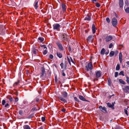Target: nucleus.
<instances>
[{"instance_id": "1", "label": "nucleus", "mask_w": 129, "mask_h": 129, "mask_svg": "<svg viewBox=\"0 0 129 129\" xmlns=\"http://www.w3.org/2000/svg\"><path fill=\"white\" fill-rule=\"evenodd\" d=\"M62 95L61 96H59L58 97V99L64 102L65 103H67V101L66 100L65 98H67L68 96V93L66 91H63L62 93Z\"/></svg>"}, {"instance_id": "2", "label": "nucleus", "mask_w": 129, "mask_h": 129, "mask_svg": "<svg viewBox=\"0 0 129 129\" xmlns=\"http://www.w3.org/2000/svg\"><path fill=\"white\" fill-rule=\"evenodd\" d=\"M45 72V71L44 68H42L41 75L40 76V77L41 78L44 79L45 78L46 76Z\"/></svg>"}, {"instance_id": "3", "label": "nucleus", "mask_w": 129, "mask_h": 129, "mask_svg": "<svg viewBox=\"0 0 129 129\" xmlns=\"http://www.w3.org/2000/svg\"><path fill=\"white\" fill-rule=\"evenodd\" d=\"M93 68V66L91 62H90L88 64V65L85 66V69L87 71H88L89 70H91Z\"/></svg>"}, {"instance_id": "4", "label": "nucleus", "mask_w": 129, "mask_h": 129, "mask_svg": "<svg viewBox=\"0 0 129 129\" xmlns=\"http://www.w3.org/2000/svg\"><path fill=\"white\" fill-rule=\"evenodd\" d=\"M62 41L64 42H66L68 41V36L66 34H63L61 36Z\"/></svg>"}, {"instance_id": "5", "label": "nucleus", "mask_w": 129, "mask_h": 129, "mask_svg": "<svg viewBox=\"0 0 129 129\" xmlns=\"http://www.w3.org/2000/svg\"><path fill=\"white\" fill-rule=\"evenodd\" d=\"M112 25L114 27H116L117 25V21L115 17H114L112 18Z\"/></svg>"}, {"instance_id": "6", "label": "nucleus", "mask_w": 129, "mask_h": 129, "mask_svg": "<svg viewBox=\"0 0 129 129\" xmlns=\"http://www.w3.org/2000/svg\"><path fill=\"white\" fill-rule=\"evenodd\" d=\"M99 108L101 111L104 113H106L108 112L107 108L105 107H103L101 106H100Z\"/></svg>"}, {"instance_id": "7", "label": "nucleus", "mask_w": 129, "mask_h": 129, "mask_svg": "<svg viewBox=\"0 0 129 129\" xmlns=\"http://www.w3.org/2000/svg\"><path fill=\"white\" fill-rule=\"evenodd\" d=\"M93 35H91L89 36L87 39V41L88 43L93 42Z\"/></svg>"}, {"instance_id": "8", "label": "nucleus", "mask_w": 129, "mask_h": 129, "mask_svg": "<svg viewBox=\"0 0 129 129\" xmlns=\"http://www.w3.org/2000/svg\"><path fill=\"white\" fill-rule=\"evenodd\" d=\"M60 25L58 23L55 24L53 25V27L54 29L58 30L59 29Z\"/></svg>"}, {"instance_id": "9", "label": "nucleus", "mask_w": 129, "mask_h": 129, "mask_svg": "<svg viewBox=\"0 0 129 129\" xmlns=\"http://www.w3.org/2000/svg\"><path fill=\"white\" fill-rule=\"evenodd\" d=\"M101 71H95V76L97 78L100 77L101 75Z\"/></svg>"}, {"instance_id": "10", "label": "nucleus", "mask_w": 129, "mask_h": 129, "mask_svg": "<svg viewBox=\"0 0 129 129\" xmlns=\"http://www.w3.org/2000/svg\"><path fill=\"white\" fill-rule=\"evenodd\" d=\"M113 39V38L112 36L109 35L108 36H107L106 38V41L107 42H109L112 39Z\"/></svg>"}, {"instance_id": "11", "label": "nucleus", "mask_w": 129, "mask_h": 129, "mask_svg": "<svg viewBox=\"0 0 129 129\" xmlns=\"http://www.w3.org/2000/svg\"><path fill=\"white\" fill-rule=\"evenodd\" d=\"M123 4V0H119V5L120 7L121 8H122Z\"/></svg>"}, {"instance_id": "12", "label": "nucleus", "mask_w": 129, "mask_h": 129, "mask_svg": "<svg viewBox=\"0 0 129 129\" xmlns=\"http://www.w3.org/2000/svg\"><path fill=\"white\" fill-rule=\"evenodd\" d=\"M92 29L93 34H95L96 32V29L95 26L94 24H93L92 25Z\"/></svg>"}, {"instance_id": "13", "label": "nucleus", "mask_w": 129, "mask_h": 129, "mask_svg": "<svg viewBox=\"0 0 129 129\" xmlns=\"http://www.w3.org/2000/svg\"><path fill=\"white\" fill-rule=\"evenodd\" d=\"M57 44L58 46L59 49L60 50H63V48L61 44L58 42L57 43Z\"/></svg>"}, {"instance_id": "14", "label": "nucleus", "mask_w": 129, "mask_h": 129, "mask_svg": "<svg viewBox=\"0 0 129 129\" xmlns=\"http://www.w3.org/2000/svg\"><path fill=\"white\" fill-rule=\"evenodd\" d=\"M124 91L126 93H129V86H127L125 87L124 89Z\"/></svg>"}, {"instance_id": "15", "label": "nucleus", "mask_w": 129, "mask_h": 129, "mask_svg": "<svg viewBox=\"0 0 129 129\" xmlns=\"http://www.w3.org/2000/svg\"><path fill=\"white\" fill-rule=\"evenodd\" d=\"M106 104L107 106L110 108H111L112 109H114V108L113 106L114 105L113 104H111L110 103H106Z\"/></svg>"}, {"instance_id": "16", "label": "nucleus", "mask_w": 129, "mask_h": 129, "mask_svg": "<svg viewBox=\"0 0 129 129\" xmlns=\"http://www.w3.org/2000/svg\"><path fill=\"white\" fill-rule=\"evenodd\" d=\"M32 53L35 54H37V52L38 51V50L37 49H36L35 48H32Z\"/></svg>"}, {"instance_id": "17", "label": "nucleus", "mask_w": 129, "mask_h": 129, "mask_svg": "<svg viewBox=\"0 0 129 129\" xmlns=\"http://www.w3.org/2000/svg\"><path fill=\"white\" fill-rule=\"evenodd\" d=\"M122 55L121 53L120 52L119 54V59L120 63H121L122 60Z\"/></svg>"}, {"instance_id": "18", "label": "nucleus", "mask_w": 129, "mask_h": 129, "mask_svg": "<svg viewBox=\"0 0 129 129\" xmlns=\"http://www.w3.org/2000/svg\"><path fill=\"white\" fill-rule=\"evenodd\" d=\"M38 1H35L34 4V7L36 9H37L38 7Z\"/></svg>"}, {"instance_id": "19", "label": "nucleus", "mask_w": 129, "mask_h": 129, "mask_svg": "<svg viewBox=\"0 0 129 129\" xmlns=\"http://www.w3.org/2000/svg\"><path fill=\"white\" fill-rule=\"evenodd\" d=\"M79 98L81 100L86 102L88 101L87 100H86L84 97L82 95H80L79 96Z\"/></svg>"}, {"instance_id": "20", "label": "nucleus", "mask_w": 129, "mask_h": 129, "mask_svg": "<svg viewBox=\"0 0 129 129\" xmlns=\"http://www.w3.org/2000/svg\"><path fill=\"white\" fill-rule=\"evenodd\" d=\"M61 6L63 10L64 11H65L66 10V5L64 3L61 4Z\"/></svg>"}, {"instance_id": "21", "label": "nucleus", "mask_w": 129, "mask_h": 129, "mask_svg": "<svg viewBox=\"0 0 129 129\" xmlns=\"http://www.w3.org/2000/svg\"><path fill=\"white\" fill-rule=\"evenodd\" d=\"M57 55L60 58H61L62 57V54L60 52H57Z\"/></svg>"}, {"instance_id": "22", "label": "nucleus", "mask_w": 129, "mask_h": 129, "mask_svg": "<svg viewBox=\"0 0 129 129\" xmlns=\"http://www.w3.org/2000/svg\"><path fill=\"white\" fill-rule=\"evenodd\" d=\"M91 17L90 16H88L85 18V20L89 21L91 20Z\"/></svg>"}, {"instance_id": "23", "label": "nucleus", "mask_w": 129, "mask_h": 129, "mask_svg": "<svg viewBox=\"0 0 129 129\" xmlns=\"http://www.w3.org/2000/svg\"><path fill=\"white\" fill-rule=\"evenodd\" d=\"M24 129H31L30 127L28 125H25L23 126Z\"/></svg>"}, {"instance_id": "24", "label": "nucleus", "mask_w": 129, "mask_h": 129, "mask_svg": "<svg viewBox=\"0 0 129 129\" xmlns=\"http://www.w3.org/2000/svg\"><path fill=\"white\" fill-rule=\"evenodd\" d=\"M114 52L113 51H111L109 54L110 56L111 57L113 56L114 55Z\"/></svg>"}, {"instance_id": "25", "label": "nucleus", "mask_w": 129, "mask_h": 129, "mask_svg": "<svg viewBox=\"0 0 129 129\" xmlns=\"http://www.w3.org/2000/svg\"><path fill=\"white\" fill-rule=\"evenodd\" d=\"M105 52V50L104 48H103L101 51V54L102 55H104Z\"/></svg>"}, {"instance_id": "26", "label": "nucleus", "mask_w": 129, "mask_h": 129, "mask_svg": "<svg viewBox=\"0 0 129 129\" xmlns=\"http://www.w3.org/2000/svg\"><path fill=\"white\" fill-rule=\"evenodd\" d=\"M38 39L41 42H42L44 40V38L41 37L39 38Z\"/></svg>"}, {"instance_id": "27", "label": "nucleus", "mask_w": 129, "mask_h": 129, "mask_svg": "<svg viewBox=\"0 0 129 129\" xmlns=\"http://www.w3.org/2000/svg\"><path fill=\"white\" fill-rule=\"evenodd\" d=\"M19 81H18L17 82H15L14 84L13 85L14 87L16 86L19 83Z\"/></svg>"}, {"instance_id": "28", "label": "nucleus", "mask_w": 129, "mask_h": 129, "mask_svg": "<svg viewBox=\"0 0 129 129\" xmlns=\"http://www.w3.org/2000/svg\"><path fill=\"white\" fill-rule=\"evenodd\" d=\"M119 81L120 82V83L122 84H125V82L122 79H119Z\"/></svg>"}, {"instance_id": "29", "label": "nucleus", "mask_w": 129, "mask_h": 129, "mask_svg": "<svg viewBox=\"0 0 129 129\" xmlns=\"http://www.w3.org/2000/svg\"><path fill=\"white\" fill-rule=\"evenodd\" d=\"M45 49L44 50L43 52V54L44 55H45L46 54L47 52V49Z\"/></svg>"}, {"instance_id": "30", "label": "nucleus", "mask_w": 129, "mask_h": 129, "mask_svg": "<svg viewBox=\"0 0 129 129\" xmlns=\"http://www.w3.org/2000/svg\"><path fill=\"white\" fill-rule=\"evenodd\" d=\"M120 69V66L119 64H117L116 68V70H118Z\"/></svg>"}, {"instance_id": "31", "label": "nucleus", "mask_w": 129, "mask_h": 129, "mask_svg": "<svg viewBox=\"0 0 129 129\" xmlns=\"http://www.w3.org/2000/svg\"><path fill=\"white\" fill-rule=\"evenodd\" d=\"M125 12L127 13H129V7H127L125 9Z\"/></svg>"}, {"instance_id": "32", "label": "nucleus", "mask_w": 129, "mask_h": 129, "mask_svg": "<svg viewBox=\"0 0 129 129\" xmlns=\"http://www.w3.org/2000/svg\"><path fill=\"white\" fill-rule=\"evenodd\" d=\"M19 114L21 115H23V111L22 110H20L19 111Z\"/></svg>"}, {"instance_id": "33", "label": "nucleus", "mask_w": 129, "mask_h": 129, "mask_svg": "<svg viewBox=\"0 0 129 129\" xmlns=\"http://www.w3.org/2000/svg\"><path fill=\"white\" fill-rule=\"evenodd\" d=\"M108 82L109 85V86H111V80L110 79H109L108 80Z\"/></svg>"}, {"instance_id": "34", "label": "nucleus", "mask_w": 129, "mask_h": 129, "mask_svg": "<svg viewBox=\"0 0 129 129\" xmlns=\"http://www.w3.org/2000/svg\"><path fill=\"white\" fill-rule=\"evenodd\" d=\"M67 59H68V61L69 64L70 65H71L70 60V58H69L68 57V56H67Z\"/></svg>"}, {"instance_id": "35", "label": "nucleus", "mask_w": 129, "mask_h": 129, "mask_svg": "<svg viewBox=\"0 0 129 129\" xmlns=\"http://www.w3.org/2000/svg\"><path fill=\"white\" fill-rule=\"evenodd\" d=\"M124 72L123 71H121L120 72L119 74V75H122L123 76H124V75L123 74Z\"/></svg>"}, {"instance_id": "36", "label": "nucleus", "mask_w": 129, "mask_h": 129, "mask_svg": "<svg viewBox=\"0 0 129 129\" xmlns=\"http://www.w3.org/2000/svg\"><path fill=\"white\" fill-rule=\"evenodd\" d=\"M113 46V44L112 43H110V44H109V48H112V47Z\"/></svg>"}, {"instance_id": "37", "label": "nucleus", "mask_w": 129, "mask_h": 129, "mask_svg": "<svg viewBox=\"0 0 129 129\" xmlns=\"http://www.w3.org/2000/svg\"><path fill=\"white\" fill-rule=\"evenodd\" d=\"M106 21L108 23H109L110 22V20L109 18L108 17H107L106 18Z\"/></svg>"}, {"instance_id": "38", "label": "nucleus", "mask_w": 129, "mask_h": 129, "mask_svg": "<svg viewBox=\"0 0 129 129\" xmlns=\"http://www.w3.org/2000/svg\"><path fill=\"white\" fill-rule=\"evenodd\" d=\"M96 6L97 7H99L100 6V4L99 3H97L96 4Z\"/></svg>"}, {"instance_id": "39", "label": "nucleus", "mask_w": 129, "mask_h": 129, "mask_svg": "<svg viewBox=\"0 0 129 129\" xmlns=\"http://www.w3.org/2000/svg\"><path fill=\"white\" fill-rule=\"evenodd\" d=\"M62 76H66V74L64 72V70H62Z\"/></svg>"}, {"instance_id": "40", "label": "nucleus", "mask_w": 129, "mask_h": 129, "mask_svg": "<svg viewBox=\"0 0 129 129\" xmlns=\"http://www.w3.org/2000/svg\"><path fill=\"white\" fill-rule=\"evenodd\" d=\"M41 47H43L44 49H47V47H46V45H42L41 46Z\"/></svg>"}, {"instance_id": "41", "label": "nucleus", "mask_w": 129, "mask_h": 129, "mask_svg": "<svg viewBox=\"0 0 129 129\" xmlns=\"http://www.w3.org/2000/svg\"><path fill=\"white\" fill-rule=\"evenodd\" d=\"M74 99L75 101H76L77 102H79V100L76 97H74Z\"/></svg>"}, {"instance_id": "42", "label": "nucleus", "mask_w": 129, "mask_h": 129, "mask_svg": "<svg viewBox=\"0 0 129 129\" xmlns=\"http://www.w3.org/2000/svg\"><path fill=\"white\" fill-rule=\"evenodd\" d=\"M41 120L42 121L44 122L45 120V118L44 117H42L41 118Z\"/></svg>"}, {"instance_id": "43", "label": "nucleus", "mask_w": 129, "mask_h": 129, "mask_svg": "<svg viewBox=\"0 0 129 129\" xmlns=\"http://www.w3.org/2000/svg\"><path fill=\"white\" fill-rule=\"evenodd\" d=\"M60 65L61 67V68L62 69H63V63L62 62L60 63Z\"/></svg>"}, {"instance_id": "44", "label": "nucleus", "mask_w": 129, "mask_h": 129, "mask_svg": "<svg viewBox=\"0 0 129 129\" xmlns=\"http://www.w3.org/2000/svg\"><path fill=\"white\" fill-rule=\"evenodd\" d=\"M126 81L127 83L129 84V78L128 77H126Z\"/></svg>"}, {"instance_id": "45", "label": "nucleus", "mask_w": 129, "mask_h": 129, "mask_svg": "<svg viewBox=\"0 0 129 129\" xmlns=\"http://www.w3.org/2000/svg\"><path fill=\"white\" fill-rule=\"evenodd\" d=\"M9 99L10 102H12L13 101V98L12 97H11L9 98Z\"/></svg>"}, {"instance_id": "46", "label": "nucleus", "mask_w": 129, "mask_h": 129, "mask_svg": "<svg viewBox=\"0 0 129 129\" xmlns=\"http://www.w3.org/2000/svg\"><path fill=\"white\" fill-rule=\"evenodd\" d=\"M6 103V101L4 100H3L2 101V104L3 105H5Z\"/></svg>"}, {"instance_id": "47", "label": "nucleus", "mask_w": 129, "mask_h": 129, "mask_svg": "<svg viewBox=\"0 0 129 129\" xmlns=\"http://www.w3.org/2000/svg\"><path fill=\"white\" fill-rule=\"evenodd\" d=\"M118 73L117 72H116L115 73V77H116L118 75Z\"/></svg>"}, {"instance_id": "48", "label": "nucleus", "mask_w": 129, "mask_h": 129, "mask_svg": "<svg viewBox=\"0 0 129 129\" xmlns=\"http://www.w3.org/2000/svg\"><path fill=\"white\" fill-rule=\"evenodd\" d=\"M124 111L125 114L128 115V114H127V110L126 109H124Z\"/></svg>"}, {"instance_id": "49", "label": "nucleus", "mask_w": 129, "mask_h": 129, "mask_svg": "<svg viewBox=\"0 0 129 129\" xmlns=\"http://www.w3.org/2000/svg\"><path fill=\"white\" fill-rule=\"evenodd\" d=\"M35 100L37 102V103H38L39 101V99L37 98H36L35 99Z\"/></svg>"}, {"instance_id": "50", "label": "nucleus", "mask_w": 129, "mask_h": 129, "mask_svg": "<svg viewBox=\"0 0 129 129\" xmlns=\"http://www.w3.org/2000/svg\"><path fill=\"white\" fill-rule=\"evenodd\" d=\"M50 58L51 59H52L53 58V56L52 54H50L49 56Z\"/></svg>"}, {"instance_id": "51", "label": "nucleus", "mask_w": 129, "mask_h": 129, "mask_svg": "<svg viewBox=\"0 0 129 129\" xmlns=\"http://www.w3.org/2000/svg\"><path fill=\"white\" fill-rule=\"evenodd\" d=\"M97 0H91V1L92 3H94L97 1Z\"/></svg>"}, {"instance_id": "52", "label": "nucleus", "mask_w": 129, "mask_h": 129, "mask_svg": "<svg viewBox=\"0 0 129 129\" xmlns=\"http://www.w3.org/2000/svg\"><path fill=\"white\" fill-rule=\"evenodd\" d=\"M61 111L62 112H64L66 111V110L65 109L63 108V109H61Z\"/></svg>"}, {"instance_id": "53", "label": "nucleus", "mask_w": 129, "mask_h": 129, "mask_svg": "<svg viewBox=\"0 0 129 129\" xmlns=\"http://www.w3.org/2000/svg\"><path fill=\"white\" fill-rule=\"evenodd\" d=\"M70 59H71V61L73 63H74V61H73L72 58L71 57H70Z\"/></svg>"}, {"instance_id": "54", "label": "nucleus", "mask_w": 129, "mask_h": 129, "mask_svg": "<svg viewBox=\"0 0 129 129\" xmlns=\"http://www.w3.org/2000/svg\"><path fill=\"white\" fill-rule=\"evenodd\" d=\"M9 106V104L8 103L6 104L5 105V107H7L8 106Z\"/></svg>"}, {"instance_id": "55", "label": "nucleus", "mask_w": 129, "mask_h": 129, "mask_svg": "<svg viewBox=\"0 0 129 129\" xmlns=\"http://www.w3.org/2000/svg\"><path fill=\"white\" fill-rule=\"evenodd\" d=\"M18 100V98H15V102H16Z\"/></svg>"}, {"instance_id": "56", "label": "nucleus", "mask_w": 129, "mask_h": 129, "mask_svg": "<svg viewBox=\"0 0 129 129\" xmlns=\"http://www.w3.org/2000/svg\"><path fill=\"white\" fill-rule=\"evenodd\" d=\"M127 64L128 65V67H129V61H127L126 62Z\"/></svg>"}, {"instance_id": "57", "label": "nucleus", "mask_w": 129, "mask_h": 129, "mask_svg": "<svg viewBox=\"0 0 129 129\" xmlns=\"http://www.w3.org/2000/svg\"><path fill=\"white\" fill-rule=\"evenodd\" d=\"M95 80H98V79H94V81Z\"/></svg>"}, {"instance_id": "58", "label": "nucleus", "mask_w": 129, "mask_h": 129, "mask_svg": "<svg viewBox=\"0 0 129 129\" xmlns=\"http://www.w3.org/2000/svg\"><path fill=\"white\" fill-rule=\"evenodd\" d=\"M69 50H71V49L70 46L69 47Z\"/></svg>"}, {"instance_id": "59", "label": "nucleus", "mask_w": 129, "mask_h": 129, "mask_svg": "<svg viewBox=\"0 0 129 129\" xmlns=\"http://www.w3.org/2000/svg\"><path fill=\"white\" fill-rule=\"evenodd\" d=\"M38 129H42V128L40 127Z\"/></svg>"}, {"instance_id": "60", "label": "nucleus", "mask_w": 129, "mask_h": 129, "mask_svg": "<svg viewBox=\"0 0 129 129\" xmlns=\"http://www.w3.org/2000/svg\"><path fill=\"white\" fill-rule=\"evenodd\" d=\"M106 54H107V53H106Z\"/></svg>"}, {"instance_id": "61", "label": "nucleus", "mask_w": 129, "mask_h": 129, "mask_svg": "<svg viewBox=\"0 0 129 129\" xmlns=\"http://www.w3.org/2000/svg\"><path fill=\"white\" fill-rule=\"evenodd\" d=\"M16 95H18V94H17Z\"/></svg>"}]
</instances>
